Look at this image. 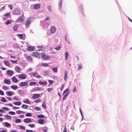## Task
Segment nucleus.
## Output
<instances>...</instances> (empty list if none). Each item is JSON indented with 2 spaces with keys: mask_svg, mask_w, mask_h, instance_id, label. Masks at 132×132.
<instances>
[{
  "mask_svg": "<svg viewBox=\"0 0 132 132\" xmlns=\"http://www.w3.org/2000/svg\"><path fill=\"white\" fill-rule=\"evenodd\" d=\"M31 18H29L26 21L25 23V26L26 27L28 26L31 23Z\"/></svg>",
  "mask_w": 132,
  "mask_h": 132,
  "instance_id": "1",
  "label": "nucleus"
},
{
  "mask_svg": "<svg viewBox=\"0 0 132 132\" xmlns=\"http://www.w3.org/2000/svg\"><path fill=\"white\" fill-rule=\"evenodd\" d=\"M12 13L13 15H18L20 13V12L18 10H13Z\"/></svg>",
  "mask_w": 132,
  "mask_h": 132,
  "instance_id": "2",
  "label": "nucleus"
},
{
  "mask_svg": "<svg viewBox=\"0 0 132 132\" xmlns=\"http://www.w3.org/2000/svg\"><path fill=\"white\" fill-rule=\"evenodd\" d=\"M28 83L27 82H20L19 84V86L21 87H23L27 86Z\"/></svg>",
  "mask_w": 132,
  "mask_h": 132,
  "instance_id": "3",
  "label": "nucleus"
},
{
  "mask_svg": "<svg viewBox=\"0 0 132 132\" xmlns=\"http://www.w3.org/2000/svg\"><path fill=\"white\" fill-rule=\"evenodd\" d=\"M24 15H22L21 16L18 18L17 20V21L20 22H22L23 21Z\"/></svg>",
  "mask_w": 132,
  "mask_h": 132,
  "instance_id": "4",
  "label": "nucleus"
},
{
  "mask_svg": "<svg viewBox=\"0 0 132 132\" xmlns=\"http://www.w3.org/2000/svg\"><path fill=\"white\" fill-rule=\"evenodd\" d=\"M32 122V120L30 118H26L24 120V122L26 123L31 122Z\"/></svg>",
  "mask_w": 132,
  "mask_h": 132,
  "instance_id": "5",
  "label": "nucleus"
},
{
  "mask_svg": "<svg viewBox=\"0 0 132 132\" xmlns=\"http://www.w3.org/2000/svg\"><path fill=\"white\" fill-rule=\"evenodd\" d=\"M40 6V5L39 4H36L34 6V8L36 10H37L39 9Z\"/></svg>",
  "mask_w": 132,
  "mask_h": 132,
  "instance_id": "6",
  "label": "nucleus"
},
{
  "mask_svg": "<svg viewBox=\"0 0 132 132\" xmlns=\"http://www.w3.org/2000/svg\"><path fill=\"white\" fill-rule=\"evenodd\" d=\"M12 80L13 82L14 83H17L18 80L15 76H14L12 78Z\"/></svg>",
  "mask_w": 132,
  "mask_h": 132,
  "instance_id": "7",
  "label": "nucleus"
},
{
  "mask_svg": "<svg viewBox=\"0 0 132 132\" xmlns=\"http://www.w3.org/2000/svg\"><path fill=\"white\" fill-rule=\"evenodd\" d=\"M40 97V95L39 94H35L32 96V98L34 99L39 98Z\"/></svg>",
  "mask_w": 132,
  "mask_h": 132,
  "instance_id": "8",
  "label": "nucleus"
},
{
  "mask_svg": "<svg viewBox=\"0 0 132 132\" xmlns=\"http://www.w3.org/2000/svg\"><path fill=\"white\" fill-rule=\"evenodd\" d=\"M51 32L52 33H54L56 30V28L54 26H52L51 28Z\"/></svg>",
  "mask_w": 132,
  "mask_h": 132,
  "instance_id": "9",
  "label": "nucleus"
},
{
  "mask_svg": "<svg viewBox=\"0 0 132 132\" xmlns=\"http://www.w3.org/2000/svg\"><path fill=\"white\" fill-rule=\"evenodd\" d=\"M32 55L37 57H39V56L38 53H37V51L32 53Z\"/></svg>",
  "mask_w": 132,
  "mask_h": 132,
  "instance_id": "10",
  "label": "nucleus"
},
{
  "mask_svg": "<svg viewBox=\"0 0 132 132\" xmlns=\"http://www.w3.org/2000/svg\"><path fill=\"white\" fill-rule=\"evenodd\" d=\"M37 52L38 53V55L39 56V55L40 54H42L43 53H44V51L43 50H38L37 51Z\"/></svg>",
  "mask_w": 132,
  "mask_h": 132,
  "instance_id": "11",
  "label": "nucleus"
},
{
  "mask_svg": "<svg viewBox=\"0 0 132 132\" xmlns=\"http://www.w3.org/2000/svg\"><path fill=\"white\" fill-rule=\"evenodd\" d=\"M42 57L44 59L47 60L50 58L49 56H48L45 54H43L42 55Z\"/></svg>",
  "mask_w": 132,
  "mask_h": 132,
  "instance_id": "12",
  "label": "nucleus"
},
{
  "mask_svg": "<svg viewBox=\"0 0 132 132\" xmlns=\"http://www.w3.org/2000/svg\"><path fill=\"white\" fill-rule=\"evenodd\" d=\"M27 60L28 62H31L32 61V59L29 56H27L26 57Z\"/></svg>",
  "mask_w": 132,
  "mask_h": 132,
  "instance_id": "13",
  "label": "nucleus"
},
{
  "mask_svg": "<svg viewBox=\"0 0 132 132\" xmlns=\"http://www.w3.org/2000/svg\"><path fill=\"white\" fill-rule=\"evenodd\" d=\"M19 78L21 79H24L26 78V77L24 75L21 74L19 75Z\"/></svg>",
  "mask_w": 132,
  "mask_h": 132,
  "instance_id": "14",
  "label": "nucleus"
},
{
  "mask_svg": "<svg viewBox=\"0 0 132 132\" xmlns=\"http://www.w3.org/2000/svg\"><path fill=\"white\" fill-rule=\"evenodd\" d=\"M38 122L40 124H43L44 123V120L42 119H39L38 120Z\"/></svg>",
  "mask_w": 132,
  "mask_h": 132,
  "instance_id": "15",
  "label": "nucleus"
},
{
  "mask_svg": "<svg viewBox=\"0 0 132 132\" xmlns=\"http://www.w3.org/2000/svg\"><path fill=\"white\" fill-rule=\"evenodd\" d=\"M13 71L11 70H8L7 72V74L11 76L13 74Z\"/></svg>",
  "mask_w": 132,
  "mask_h": 132,
  "instance_id": "16",
  "label": "nucleus"
},
{
  "mask_svg": "<svg viewBox=\"0 0 132 132\" xmlns=\"http://www.w3.org/2000/svg\"><path fill=\"white\" fill-rule=\"evenodd\" d=\"M15 69L16 71L18 73H20L21 70L20 68L17 66H16L15 67Z\"/></svg>",
  "mask_w": 132,
  "mask_h": 132,
  "instance_id": "17",
  "label": "nucleus"
},
{
  "mask_svg": "<svg viewBox=\"0 0 132 132\" xmlns=\"http://www.w3.org/2000/svg\"><path fill=\"white\" fill-rule=\"evenodd\" d=\"M64 78L65 80H66L67 79V73L66 70L64 71Z\"/></svg>",
  "mask_w": 132,
  "mask_h": 132,
  "instance_id": "18",
  "label": "nucleus"
},
{
  "mask_svg": "<svg viewBox=\"0 0 132 132\" xmlns=\"http://www.w3.org/2000/svg\"><path fill=\"white\" fill-rule=\"evenodd\" d=\"M10 13L11 12H9L8 13L4 14L3 15V16L7 18L9 17V16L10 15Z\"/></svg>",
  "mask_w": 132,
  "mask_h": 132,
  "instance_id": "19",
  "label": "nucleus"
},
{
  "mask_svg": "<svg viewBox=\"0 0 132 132\" xmlns=\"http://www.w3.org/2000/svg\"><path fill=\"white\" fill-rule=\"evenodd\" d=\"M4 83L5 84L9 85L10 84V81L9 80L5 79L4 80Z\"/></svg>",
  "mask_w": 132,
  "mask_h": 132,
  "instance_id": "20",
  "label": "nucleus"
},
{
  "mask_svg": "<svg viewBox=\"0 0 132 132\" xmlns=\"http://www.w3.org/2000/svg\"><path fill=\"white\" fill-rule=\"evenodd\" d=\"M39 83L42 85H46L47 84V81L42 82L40 81L39 82Z\"/></svg>",
  "mask_w": 132,
  "mask_h": 132,
  "instance_id": "21",
  "label": "nucleus"
},
{
  "mask_svg": "<svg viewBox=\"0 0 132 132\" xmlns=\"http://www.w3.org/2000/svg\"><path fill=\"white\" fill-rule=\"evenodd\" d=\"M6 94L8 96H11L12 95V92L11 91H8L6 92Z\"/></svg>",
  "mask_w": 132,
  "mask_h": 132,
  "instance_id": "22",
  "label": "nucleus"
},
{
  "mask_svg": "<svg viewBox=\"0 0 132 132\" xmlns=\"http://www.w3.org/2000/svg\"><path fill=\"white\" fill-rule=\"evenodd\" d=\"M43 132H47V130L48 129V128L46 127H45L43 128Z\"/></svg>",
  "mask_w": 132,
  "mask_h": 132,
  "instance_id": "23",
  "label": "nucleus"
},
{
  "mask_svg": "<svg viewBox=\"0 0 132 132\" xmlns=\"http://www.w3.org/2000/svg\"><path fill=\"white\" fill-rule=\"evenodd\" d=\"M69 92H67L63 97V100L65 99L67 97L68 95L69 94Z\"/></svg>",
  "mask_w": 132,
  "mask_h": 132,
  "instance_id": "24",
  "label": "nucleus"
},
{
  "mask_svg": "<svg viewBox=\"0 0 132 132\" xmlns=\"http://www.w3.org/2000/svg\"><path fill=\"white\" fill-rule=\"evenodd\" d=\"M13 103L15 105H20L21 104V103L20 102H13Z\"/></svg>",
  "mask_w": 132,
  "mask_h": 132,
  "instance_id": "25",
  "label": "nucleus"
},
{
  "mask_svg": "<svg viewBox=\"0 0 132 132\" xmlns=\"http://www.w3.org/2000/svg\"><path fill=\"white\" fill-rule=\"evenodd\" d=\"M11 87L12 89L16 90L17 89L18 87L17 85H13L11 86Z\"/></svg>",
  "mask_w": 132,
  "mask_h": 132,
  "instance_id": "26",
  "label": "nucleus"
},
{
  "mask_svg": "<svg viewBox=\"0 0 132 132\" xmlns=\"http://www.w3.org/2000/svg\"><path fill=\"white\" fill-rule=\"evenodd\" d=\"M18 27V26L17 25H15L13 26V30L14 31H16L17 30Z\"/></svg>",
  "mask_w": 132,
  "mask_h": 132,
  "instance_id": "27",
  "label": "nucleus"
},
{
  "mask_svg": "<svg viewBox=\"0 0 132 132\" xmlns=\"http://www.w3.org/2000/svg\"><path fill=\"white\" fill-rule=\"evenodd\" d=\"M42 106L44 109H45L46 108L45 102V101H43Z\"/></svg>",
  "mask_w": 132,
  "mask_h": 132,
  "instance_id": "28",
  "label": "nucleus"
},
{
  "mask_svg": "<svg viewBox=\"0 0 132 132\" xmlns=\"http://www.w3.org/2000/svg\"><path fill=\"white\" fill-rule=\"evenodd\" d=\"M62 4V0H60L59 4V8H60L61 7V5Z\"/></svg>",
  "mask_w": 132,
  "mask_h": 132,
  "instance_id": "29",
  "label": "nucleus"
},
{
  "mask_svg": "<svg viewBox=\"0 0 132 132\" xmlns=\"http://www.w3.org/2000/svg\"><path fill=\"white\" fill-rule=\"evenodd\" d=\"M69 55L68 53V52H66L65 53V60H66L68 58V57Z\"/></svg>",
  "mask_w": 132,
  "mask_h": 132,
  "instance_id": "30",
  "label": "nucleus"
},
{
  "mask_svg": "<svg viewBox=\"0 0 132 132\" xmlns=\"http://www.w3.org/2000/svg\"><path fill=\"white\" fill-rule=\"evenodd\" d=\"M42 65L44 67H49L50 65H48L47 63H44L42 64Z\"/></svg>",
  "mask_w": 132,
  "mask_h": 132,
  "instance_id": "31",
  "label": "nucleus"
},
{
  "mask_svg": "<svg viewBox=\"0 0 132 132\" xmlns=\"http://www.w3.org/2000/svg\"><path fill=\"white\" fill-rule=\"evenodd\" d=\"M37 117L39 118H43L45 117V116L43 114H40L37 115Z\"/></svg>",
  "mask_w": 132,
  "mask_h": 132,
  "instance_id": "32",
  "label": "nucleus"
},
{
  "mask_svg": "<svg viewBox=\"0 0 132 132\" xmlns=\"http://www.w3.org/2000/svg\"><path fill=\"white\" fill-rule=\"evenodd\" d=\"M34 91H38L40 90H41V89L40 88L38 87H37L35 88H34Z\"/></svg>",
  "mask_w": 132,
  "mask_h": 132,
  "instance_id": "33",
  "label": "nucleus"
},
{
  "mask_svg": "<svg viewBox=\"0 0 132 132\" xmlns=\"http://www.w3.org/2000/svg\"><path fill=\"white\" fill-rule=\"evenodd\" d=\"M17 35L21 39H22L23 38V36L22 34H18Z\"/></svg>",
  "mask_w": 132,
  "mask_h": 132,
  "instance_id": "34",
  "label": "nucleus"
},
{
  "mask_svg": "<svg viewBox=\"0 0 132 132\" xmlns=\"http://www.w3.org/2000/svg\"><path fill=\"white\" fill-rule=\"evenodd\" d=\"M23 102L24 103H26L29 104H30V102L28 99H27L25 101H24Z\"/></svg>",
  "mask_w": 132,
  "mask_h": 132,
  "instance_id": "35",
  "label": "nucleus"
},
{
  "mask_svg": "<svg viewBox=\"0 0 132 132\" xmlns=\"http://www.w3.org/2000/svg\"><path fill=\"white\" fill-rule=\"evenodd\" d=\"M37 84V83L35 82H31L29 83V85L30 86L34 85Z\"/></svg>",
  "mask_w": 132,
  "mask_h": 132,
  "instance_id": "36",
  "label": "nucleus"
},
{
  "mask_svg": "<svg viewBox=\"0 0 132 132\" xmlns=\"http://www.w3.org/2000/svg\"><path fill=\"white\" fill-rule=\"evenodd\" d=\"M28 107V105L25 104H23L21 106L22 108L25 109H27Z\"/></svg>",
  "mask_w": 132,
  "mask_h": 132,
  "instance_id": "37",
  "label": "nucleus"
},
{
  "mask_svg": "<svg viewBox=\"0 0 132 132\" xmlns=\"http://www.w3.org/2000/svg\"><path fill=\"white\" fill-rule=\"evenodd\" d=\"M4 124L5 126L6 127H8L10 126V124L7 122H5Z\"/></svg>",
  "mask_w": 132,
  "mask_h": 132,
  "instance_id": "38",
  "label": "nucleus"
},
{
  "mask_svg": "<svg viewBox=\"0 0 132 132\" xmlns=\"http://www.w3.org/2000/svg\"><path fill=\"white\" fill-rule=\"evenodd\" d=\"M4 63L6 65L8 66H10L9 63L7 61H4Z\"/></svg>",
  "mask_w": 132,
  "mask_h": 132,
  "instance_id": "39",
  "label": "nucleus"
},
{
  "mask_svg": "<svg viewBox=\"0 0 132 132\" xmlns=\"http://www.w3.org/2000/svg\"><path fill=\"white\" fill-rule=\"evenodd\" d=\"M78 70H80L82 68V65L81 64H78Z\"/></svg>",
  "mask_w": 132,
  "mask_h": 132,
  "instance_id": "40",
  "label": "nucleus"
},
{
  "mask_svg": "<svg viewBox=\"0 0 132 132\" xmlns=\"http://www.w3.org/2000/svg\"><path fill=\"white\" fill-rule=\"evenodd\" d=\"M41 101V99L39 98L35 100L34 102L36 103H38L40 102Z\"/></svg>",
  "mask_w": 132,
  "mask_h": 132,
  "instance_id": "41",
  "label": "nucleus"
},
{
  "mask_svg": "<svg viewBox=\"0 0 132 132\" xmlns=\"http://www.w3.org/2000/svg\"><path fill=\"white\" fill-rule=\"evenodd\" d=\"M5 117L7 119H11V116L9 115H7L5 116Z\"/></svg>",
  "mask_w": 132,
  "mask_h": 132,
  "instance_id": "42",
  "label": "nucleus"
},
{
  "mask_svg": "<svg viewBox=\"0 0 132 132\" xmlns=\"http://www.w3.org/2000/svg\"><path fill=\"white\" fill-rule=\"evenodd\" d=\"M28 50L30 51H31L33 50L34 48L31 47L29 46L28 47Z\"/></svg>",
  "mask_w": 132,
  "mask_h": 132,
  "instance_id": "43",
  "label": "nucleus"
},
{
  "mask_svg": "<svg viewBox=\"0 0 132 132\" xmlns=\"http://www.w3.org/2000/svg\"><path fill=\"white\" fill-rule=\"evenodd\" d=\"M16 113L18 114H20L22 113H25L24 111H16Z\"/></svg>",
  "mask_w": 132,
  "mask_h": 132,
  "instance_id": "44",
  "label": "nucleus"
},
{
  "mask_svg": "<svg viewBox=\"0 0 132 132\" xmlns=\"http://www.w3.org/2000/svg\"><path fill=\"white\" fill-rule=\"evenodd\" d=\"M19 128H20L21 129L23 130H25L26 129V128L25 127L21 125H20L19 126Z\"/></svg>",
  "mask_w": 132,
  "mask_h": 132,
  "instance_id": "45",
  "label": "nucleus"
},
{
  "mask_svg": "<svg viewBox=\"0 0 132 132\" xmlns=\"http://www.w3.org/2000/svg\"><path fill=\"white\" fill-rule=\"evenodd\" d=\"M26 116L27 117H31L32 116V114L30 113H27L26 114Z\"/></svg>",
  "mask_w": 132,
  "mask_h": 132,
  "instance_id": "46",
  "label": "nucleus"
},
{
  "mask_svg": "<svg viewBox=\"0 0 132 132\" xmlns=\"http://www.w3.org/2000/svg\"><path fill=\"white\" fill-rule=\"evenodd\" d=\"M15 122L16 123H20L21 122V120L19 119H16L15 120Z\"/></svg>",
  "mask_w": 132,
  "mask_h": 132,
  "instance_id": "47",
  "label": "nucleus"
},
{
  "mask_svg": "<svg viewBox=\"0 0 132 132\" xmlns=\"http://www.w3.org/2000/svg\"><path fill=\"white\" fill-rule=\"evenodd\" d=\"M69 90V89L68 88H67L66 89H65L64 91L63 92V94L64 95L66 93L68 92Z\"/></svg>",
  "mask_w": 132,
  "mask_h": 132,
  "instance_id": "48",
  "label": "nucleus"
},
{
  "mask_svg": "<svg viewBox=\"0 0 132 132\" xmlns=\"http://www.w3.org/2000/svg\"><path fill=\"white\" fill-rule=\"evenodd\" d=\"M5 23L7 25L11 24V22L10 21L8 20L6 21Z\"/></svg>",
  "mask_w": 132,
  "mask_h": 132,
  "instance_id": "49",
  "label": "nucleus"
},
{
  "mask_svg": "<svg viewBox=\"0 0 132 132\" xmlns=\"http://www.w3.org/2000/svg\"><path fill=\"white\" fill-rule=\"evenodd\" d=\"M2 108L3 109L6 111H9L10 110V109L6 107H2Z\"/></svg>",
  "mask_w": 132,
  "mask_h": 132,
  "instance_id": "50",
  "label": "nucleus"
},
{
  "mask_svg": "<svg viewBox=\"0 0 132 132\" xmlns=\"http://www.w3.org/2000/svg\"><path fill=\"white\" fill-rule=\"evenodd\" d=\"M52 70L54 72H57V68H54L52 69Z\"/></svg>",
  "mask_w": 132,
  "mask_h": 132,
  "instance_id": "51",
  "label": "nucleus"
},
{
  "mask_svg": "<svg viewBox=\"0 0 132 132\" xmlns=\"http://www.w3.org/2000/svg\"><path fill=\"white\" fill-rule=\"evenodd\" d=\"M28 126L31 128H34L35 127V125L34 124H30Z\"/></svg>",
  "mask_w": 132,
  "mask_h": 132,
  "instance_id": "52",
  "label": "nucleus"
},
{
  "mask_svg": "<svg viewBox=\"0 0 132 132\" xmlns=\"http://www.w3.org/2000/svg\"><path fill=\"white\" fill-rule=\"evenodd\" d=\"M1 101L3 102H5L7 101L3 97L2 98Z\"/></svg>",
  "mask_w": 132,
  "mask_h": 132,
  "instance_id": "53",
  "label": "nucleus"
},
{
  "mask_svg": "<svg viewBox=\"0 0 132 132\" xmlns=\"http://www.w3.org/2000/svg\"><path fill=\"white\" fill-rule=\"evenodd\" d=\"M61 48V46H59L58 47H57L55 48L54 49L58 51Z\"/></svg>",
  "mask_w": 132,
  "mask_h": 132,
  "instance_id": "54",
  "label": "nucleus"
},
{
  "mask_svg": "<svg viewBox=\"0 0 132 132\" xmlns=\"http://www.w3.org/2000/svg\"><path fill=\"white\" fill-rule=\"evenodd\" d=\"M9 113L10 114L12 115H14L15 114V112L12 111L9 112Z\"/></svg>",
  "mask_w": 132,
  "mask_h": 132,
  "instance_id": "55",
  "label": "nucleus"
},
{
  "mask_svg": "<svg viewBox=\"0 0 132 132\" xmlns=\"http://www.w3.org/2000/svg\"><path fill=\"white\" fill-rule=\"evenodd\" d=\"M2 89L5 90H6L8 89V88L6 86H4L2 87Z\"/></svg>",
  "mask_w": 132,
  "mask_h": 132,
  "instance_id": "56",
  "label": "nucleus"
},
{
  "mask_svg": "<svg viewBox=\"0 0 132 132\" xmlns=\"http://www.w3.org/2000/svg\"><path fill=\"white\" fill-rule=\"evenodd\" d=\"M13 99L15 100H18L19 99L18 97L16 96H14L13 97Z\"/></svg>",
  "mask_w": 132,
  "mask_h": 132,
  "instance_id": "57",
  "label": "nucleus"
},
{
  "mask_svg": "<svg viewBox=\"0 0 132 132\" xmlns=\"http://www.w3.org/2000/svg\"><path fill=\"white\" fill-rule=\"evenodd\" d=\"M64 84H63V85H62L61 86V87L60 88V90H63V89L64 87Z\"/></svg>",
  "mask_w": 132,
  "mask_h": 132,
  "instance_id": "58",
  "label": "nucleus"
},
{
  "mask_svg": "<svg viewBox=\"0 0 132 132\" xmlns=\"http://www.w3.org/2000/svg\"><path fill=\"white\" fill-rule=\"evenodd\" d=\"M38 74L36 73H34L32 74V75L33 76L37 77V76Z\"/></svg>",
  "mask_w": 132,
  "mask_h": 132,
  "instance_id": "59",
  "label": "nucleus"
},
{
  "mask_svg": "<svg viewBox=\"0 0 132 132\" xmlns=\"http://www.w3.org/2000/svg\"><path fill=\"white\" fill-rule=\"evenodd\" d=\"M53 88H47V90L49 92H50L53 89Z\"/></svg>",
  "mask_w": 132,
  "mask_h": 132,
  "instance_id": "60",
  "label": "nucleus"
},
{
  "mask_svg": "<svg viewBox=\"0 0 132 132\" xmlns=\"http://www.w3.org/2000/svg\"><path fill=\"white\" fill-rule=\"evenodd\" d=\"M10 61L11 62H12V63H17V61H14L12 60H10Z\"/></svg>",
  "mask_w": 132,
  "mask_h": 132,
  "instance_id": "61",
  "label": "nucleus"
},
{
  "mask_svg": "<svg viewBox=\"0 0 132 132\" xmlns=\"http://www.w3.org/2000/svg\"><path fill=\"white\" fill-rule=\"evenodd\" d=\"M35 109L37 111L40 110V108L39 107H36L35 108Z\"/></svg>",
  "mask_w": 132,
  "mask_h": 132,
  "instance_id": "62",
  "label": "nucleus"
},
{
  "mask_svg": "<svg viewBox=\"0 0 132 132\" xmlns=\"http://www.w3.org/2000/svg\"><path fill=\"white\" fill-rule=\"evenodd\" d=\"M47 7L49 11H51V6L49 5L47 6Z\"/></svg>",
  "mask_w": 132,
  "mask_h": 132,
  "instance_id": "63",
  "label": "nucleus"
},
{
  "mask_svg": "<svg viewBox=\"0 0 132 132\" xmlns=\"http://www.w3.org/2000/svg\"><path fill=\"white\" fill-rule=\"evenodd\" d=\"M49 83L51 84H52L53 83V81L52 80H48Z\"/></svg>",
  "mask_w": 132,
  "mask_h": 132,
  "instance_id": "64",
  "label": "nucleus"
}]
</instances>
